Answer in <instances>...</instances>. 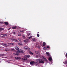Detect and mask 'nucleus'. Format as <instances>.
Returning a JSON list of instances; mask_svg holds the SVG:
<instances>
[{"label": "nucleus", "mask_w": 67, "mask_h": 67, "mask_svg": "<svg viewBox=\"0 0 67 67\" xmlns=\"http://www.w3.org/2000/svg\"><path fill=\"white\" fill-rule=\"evenodd\" d=\"M15 48L19 53H23V50H19V48L18 46L16 47H15Z\"/></svg>", "instance_id": "1"}, {"label": "nucleus", "mask_w": 67, "mask_h": 67, "mask_svg": "<svg viewBox=\"0 0 67 67\" xmlns=\"http://www.w3.org/2000/svg\"><path fill=\"white\" fill-rule=\"evenodd\" d=\"M30 57V55H26L24 56V57L23 58V60H26L28 58H29Z\"/></svg>", "instance_id": "2"}, {"label": "nucleus", "mask_w": 67, "mask_h": 67, "mask_svg": "<svg viewBox=\"0 0 67 67\" xmlns=\"http://www.w3.org/2000/svg\"><path fill=\"white\" fill-rule=\"evenodd\" d=\"M30 64L31 65H33V64L34 65H37L38 64V63L33 61H31L30 63Z\"/></svg>", "instance_id": "3"}, {"label": "nucleus", "mask_w": 67, "mask_h": 67, "mask_svg": "<svg viewBox=\"0 0 67 67\" xmlns=\"http://www.w3.org/2000/svg\"><path fill=\"white\" fill-rule=\"evenodd\" d=\"M42 58L44 60H43V61H44L45 62H46V61H47V59L45 58V57L44 56H42Z\"/></svg>", "instance_id": "4"}, {"label": "nucleus", "mask_w": 67, "mask_h": 67, "mask_svg": "<svg viewBox=\"0 0 67 67\" xmlns=\"http://www.w3.org/2000/svg\"><path fill=\"white\" fill-rule=\"evenodd\" d=\"M40 64H44V62L43 61V60L41 59L40 60L39 62Z\"/></svg>", "instance_id": "5"}, {"label": "nucleus", "mask_w": 67, "mask_h": 67, "mask_svg": "<svg viewBox=\"0 0 67 67\" xmlns=\"http://www.w3.org/2000/svg\"><path fill=\"white\" fill-rule=\"evenodd\" d=\"M25 49L27 51H30V48L28 47H25Z\"/></svg>", "instance_id": "6"}, {"label": "nucleus", "mask_w": 67, "mask_h": 67, "mask_svg": "<svg viewBox=\"0 0 67 67\" xmlns=\"http://www.w3.org/2000/svg\"><path fill=\"white\" fill-rule=\"evenodd\" d=\"M6 36H7V35L5 34H2L1 35V37Z\"/></svg>", "instance_id": "7"}, {"label": "nucleus", "mask_w": 67, "mask_h": 67, "mask_svg": "<svg viewBox=\"0 0 67 67\" xmlns=\"http://www.w3.org/2000/svg\"><path fill=\"white\" fill-rule=\"evenodd\" d=\"M16 28H17V26H13V27H12V29H13V30H14V29H16Z\"/></svg>", "instance_id": "8"}, {"label": "nucleus", "mask_w": 67, "mask_h": 67, "mask_svg": "<svg viewBox=\"0 0 67 67\" xmlns=\"http://www.w3.org/2000/svg\"><path fill=\"white\" fill-rule=\"evenodd\" d=\"M35 53H36V54H38V55H40V53L39 52L37 51H35Z\"/></svg>", "instance_id": "9"}, {"label": "nucleus", "mask_w": 67, "mask_h": 67, "mask_svg": "<svg viewBox=\"0 0 67 67\" xmlns=\"http://www.w3.org/2000/svg\"><path fill=\"white\" fill-rule=\"evenodd\" d=\"M41 59H36V61L37 62H38V63H40V60H41Z\"/></svg>", "instance_id": "10"}, {"label": "nucleus", "mask_w": 67, "mask_h": 67, "mask_svg": "<svg viewBox=\"0 0 67 67\" xmlns=\"http://www.w3.org/2000/svg\"><path fill=\"white\" fill-rule=\"evenodd\" d=\"M21 58L20 57H15V59H21Z\"/></svg>", "instance_id": "11"}, {"label": "nucleus", "mask_w": 67, "mask_h": 67, "mask_svg": "<svg viewBox=\"0 0 67 67\" xmlns=\"http://www.w3.org/2000/svg\"><path fill=\"white\" fill-rule=\"evenodd\" d=\"M4 24H5L6 25H8V22H4Z\"/></svg>", "instance_id": "12"}, {"label": "nucleus", "mask_w": 67, "mask_h": 67, "mask_svg": "<svg viewBox=\"0 0 67 67\" xmlns=\"http://www.w3.org/2000/svg\"><path fill=\"white\" fill-rule=\"evenodd\" d=\"M14 54L15 55H17V56H19V53H14Z\"/></svg>", "instance_id": "13"}, {"label": "nucleus", "mask_w": 67, "mask_h": 67, "mask_svg": "<svg viewBox=\"0 0 67 67\" xmlns=\"http://www.w3.org/2000/svg\"><path fill=\"white\" fill-rule=\"evenodd\" d=\"M18 45H20V46L21 45H22V43L21 42H19V43Z\"/></svg>", "instance_id": "14"}, {"label": "nucleus", "mask_w": 67, "mask_h": 67, "mask_svg": "<svg viewBox=\"0 0 67 67\" xmlns=\"http://www.w3.org/2000/svg\"><path fill=\"white\" fill-rule=\"evenodd\" d=\"M48 60H49V61H51L52 60V57H50L48 59Z\"/></svg>", "instance_id": "15"}, {"label": "nucleus", "mask_w": 67, "mask_h": 67, "mask_svg": "<svg viewBox=\"0 0 67 67\" xmlns=\"http://www.w3.org/2000/svg\"><path fill=\"white\" fill-rule=\"evenodd\" d=\"M28 41L29 40H26L24 41V42L26 43H27L28 42Z\"/></svg>", "instance_id": "16"}, {"label": "nucleus", "mask_w": 67, "mask_h": 67, "mask_svg": "<svg viewBox=\"0 0 67 67\" xmlns=\"http://www.w3.org/2000/svg\"><path fill=\"white\" fill-rule=\"evenodd\" d=\"M46 54L48 56H49V52H46Z\"/></svg>", "instance_id": "17"}, {"label": "nucleus", "mask_w": 67, "mask_h": 67, "mask_svg": "<svg viewBox=\"0 0 67 67\" xmlns=\"http://www.w3.org/2000/svg\"><path fill=\"white\" fill-rule=\"evenodd\" d=\"M46 45V43L45 42H44L43 44V46H45Z\"/></svg>", "instance_id": "18"}, {"label": "nucleus", "mask_w": 67, "mask_h": 67, "mask_svg": "<svg viewBox=\"0 0 67 67\" xmlns=\"http://www.w3.org/2000/svg\"><path fill=\"white\" fill-rule=\"evenodd\" d=\"M4 30V28H0V31H2V30Z\"/></svg>", "instance_id": "19"}, {"label": "nucleus", "mask_w": 67, "mask_h": 67, "mask_svg": "<svg viewBox=\"0 0 67 67\" xmlns=\"http://www.w3.org/2000/svg\"><path fill=\"white\" fill-rule=\"evenodd\" d=\"M10 45H13V46H14V44L12 43H10Z\"/></svg>", "instance_id": "20"}, {"label": "nucleus", "mask_w": 67, "mask_h": 67, "mask_svg": "<svg viewBox=\"0 0 67 67\" xmlns=\"http://www.w3.org/2000/svg\"><path fill=\"white\" fill-rule=\"evenodd\" d=\"M3 45L5 47H7V46H8V45L7 44H4Z\"/></svg>", "instance_id": "21"}, {"label": "nucleus", "mask_w": 67, "mask_h": 67, "mask_svg": "<svg viewBox=\"0 0 67 67\" xmlns=\"http://www.w3.org/2000/svg\"><path fill=\"white\" fill-rule=\"evenodd\" d=\"M29 53L30 54H31V55H33L34 54L33 53L31 52L30 51Z\"/></svg>", "instance_id": "22"}, {"label": "nucleus", "mask_w": 67, "mask_h": 67, "mask_svg": "<svg viewBox=\"0 0 67 67\" xmlns=\"http://www.w3.org/2000/svg\"><path fill=\"white\" fill-rule=\"evenodd\" d=\"M18 35L19 36H21V35L20 34V33H18Z\"/></svg>", "instance_id": "23"}, {"label": "nucleus", "mask_w": 67, "mask_h": 67, "mask_svg": "<svg viewBox=\"0 0 67 67\" xmlns=\"http://www.w3.org/2000/svg\"><path fill=\"white\" fill-rule=\"evenodd\" d=\"M14 42H18V41L16 39H15H15L14 40Z\"/></svg>", "instance_id": "24"}, {"label": "nucleus", "mask_w": 67, "mask_h": 67, "mask_svg": "<svg viewBox=\"0 0 67 67\" xmlns=\"http://www.w3.org/2000/svg\"><path fill=\"white\" fill-rule=\"evenodd\" d=\"M0 23H1V24H4V23L3 22L0 21Z\"/></svg>", "instance_id": "25"}, {"label": "nucleus", "mask_w": 67, "mask_h": 67, "mask_svg": "<svg viewBox=\"0 0 67 67\" xmlns=\"http://www.w3.org/2000/svg\"><path fill=\"white\" fill-rule=\"evenodd\" d=\"M47 48H49L50 47H49V46H47Z\"/></svg>", "instance_id": "26"}, {"label": "nucleus", "mask_w": 67, "mask_h": 67, "mask_svg": "<svg viewBox=\"0 0 67 67\" xmlns=\"http://www.w3.org/2000/svg\"><path fill=\"white\" fill-rule=\"evenodd\" d=\"M47 48H46L44 47L43 48V49H44V50H45V49H46Z\"/></svg>", "instance_id": "27"}, {"label": "nucleus", "mask_w": 67, "mask_h": 67, "mask_svg": "<svg viewBox=\"0 0 67 67\" xmlns=\"http://www.w3.org/2000/svg\"><path fill=\"white\" fill-rule=\"evenodd\" d=\"M24 30H20V32H23Z\"/></svg>", "instance_id": "28"}, {"label": "nucleus", "mask_w": 67, "mask_h": 67, "mask_svg": "<svg viewBox=\"0 0 67 67\" xmlns=\"http://www.w3.org/2000/svg\"><path fill=\"white\" fill-rule=\"evenodd\" d=\"M31 34L30 33H29L28 34H27V36H29Z\"/></svg>", "instance_id": "29"}, {"label": "nucleus", "mask_w": 67, "mask_h": 67, "mask_svg": "<svg viewBox=\"0 0 67 67\" xmlns=\"http://www.w3.org/2000/svg\"><path fill=\"white\" fill-rule=\"evenodd\" d=\"M37 37H39V36H40V34H37Z\"/></svg>", "instance_id": "30"}, {"label": "nucleus", "mask_w": 67, "mask_h": 67, "mask_svg": "<svg viewBox=\"0 0 67 67\" xmlns=\"http://www.w3.org/2000/svg\"><path fill=\"white\" fill-rule=\"evenodd\" d=\"M32 36H31L29 37L28 38L29 39H30V38H32Z\"/></svg>", "instance_id": "31"}, {"label": "nucleus", "mask_w": 67, "mask_h": 67, "mask_svg": "<svg viewBox=\"0 0 67 67\" xmlns=\"http://www.w3.org/2000/svg\"><path fill=\"white\" fill-rule=\"evenodd\" d=\"M32 41H35V38H32Z\"/></svg>", "instance_id": "32"}, {"label": "nucleus", "mask_w": 67, "mask_h": 67, "mask_svg": "<svg viewBox=\"0 0 67 67\" xmlns=\"http://www.w3.org/2000/svg\"><path fill=\"white\" fill-rule=\"evenodd\" d=\"M14 40L15 39H14L13 38H11V40H12V41H14Z\"/></svg>", "instance_id": "33"}, {"label": "nucleus", "mask_w": 67, "mask_h": 67, "mask_svg": "<svg viewBox=\"0 0 67 67\" xmlns=\"http://www.w3.org/2000/svg\"><path fill=\"white\" fill-rule=\"evenodd\" d=\"M1 56H4V54H1Z\"/></svg>", "instance_id": "34"}, {"label": "nucleus", "mask_w": 67, "mask_h": 67, "mask_svg": "<svg viewBox=\"0 0 67 67\" xmlns=\"http://www.w3.org/2000/svg\"><path fill=\"white\" fill-rule=\"evenodd\" d=\"M18 40H19V41H21V39L19 38H18Z\"/></svg>", "instance_id": "35"}, {"label": "nucleus", "mask_w": 67, "mask_h": 67, "mask_svg": "<svg viewBox=\"0 0 67 67\" xmlns=\"http://www.w3.org/2000/svg\"><path fill=\"white\" fill-rule=\"evenodd\" d=\"M11 51H14V49H12L11 50Z\"/></svg>", "instance_id": "36"}, {"label": "nucleus", "mask_w": 67, "mask_h": 67, "mask_svg": "<svg viewBox=\"0 0 67 67\" xmlns=\"http://www.w3.org/2000/svg\"><path fill=\"white\" fill-rule=\"evenodd\" d=\"M5 51L6 52H8V50L5 49Z\"/></svg>", "instance_id": "37"}, {"label": "nucleus", "mask_w": 67, "mask_h": 67, "mask_svg": "<svg viewBox=\"0 0 67 67\" xmlns=\"http://www.w3.org/2000/svg\"><path fill=\"white\" fill-rule=\"evenodd\" d=\"M16 33H15V32H13V34H15H15H16Z\"/></svg>", "instance_id": "38"}, {"label": "nucleus", "mask_w": 67, "mask_h": 67, "mask_svg": "<svg viewBox=\"0 0 67 67\" xmlns=\"http://www.w3.org/2000/svg\"><path fill=\"white\" fill-rule=\"evenodd\" d=\"M36 57H37V58H38V55H36Z\"/></svg>", "instance_id": "39"}, {"label": "nucleus", "mask_w": 67, "mask_h": 67, "mask_svg": "<svg viewBox=\"0 0 67 67\" xmlns=\"http://www.w3.org/2000/svg\"><path fill=\"white\" fill-rule=\"evenodd\" d=\"M66 57H67V53L66 54Z\"/></svg>", "instance_id": "40"}, {"label": "nucleus", "mask_w": 67, "mask_h": 67, "mask_svg": "<svg viewBox=\"0 0 67 67\" xmlns=\"http://www.w3.org/2000/svg\"><path fill=\"white\" fill-rule=\"evenodd\" d=\"M10 30V28L8 29V30Z\"/></svg>", "instance_id": "41"}, {"label": "nucleus", "mask_w": 67, "mask_h": 67, "mask_svg": "<svg viewBox=\"0 0 67 67\" xmlns=\"http://www.w3.org/2000/svg\"><path fill=\"white\" fill-rule=\"evenodd\" d=\"M38 33H39V32H38Z\"/></svg>", "instance_id": "42"}]
</instances>
